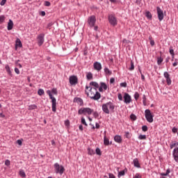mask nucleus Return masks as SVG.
<instances>
[{
	"mask_svg": "<svg viewBox=\"0 0 178 178\" xmlns=\"http://www.w3.org/2000/svg\"><path fill=\"white\" fill-rule=\"evenodd\" d=\"M90 92L86 91V94L87 95L90 99H94L95 101H98L99 98H101V93L98 92V90L95 88H91L90 86H86V90H88Z\"/></svg>",
	"mask_w": 178,
	"mask_h": 178,
	"instance_id": "nucleus-1",
	"label": "nucleus"
},
{
	"mask_svg": "<svg viewBox=\"0 0 178 178\" xmlns=\"http://www.w3.org/2000/svg\"><path fill=\"white\" fill-rule=\"evenodd\" d=\"M102 111L104 113L109 115L111 112H115V104L112 102L103 104L102 106Z\"/></svg>",
	"mask_w": 178,
	"mask_h": 178,
	"instance_id": "nucleus-2",
	"label": "nucleus"
},
{
	"mask_svg": "<svg viewBox=\"0 0 178 178\" xmlns=\"http://www.w3.org/2000/svg\"><path fill=\"white\" fill-rule=\"evenodd\" d=\"M47 94H48L50 99H51V109L53 112H56V98L52 95V92L51 90H47Z\"/></svg>",
	"mask_w": 178,
	"mask_h": 178,
	"instance_id": "nucleus-3",
	"label": "nucleus"
},
{
	"mask_svg": "<svg viewBox=\"0 0 178 178\" xmlns=\"http://www.w3.org/2000/svg\"><path fill=\"white\" fill-rule=\"evenodd\" d=\"M92 112H94V109L86 107H82L78 111V114L79 115H92Z\"/></svg>",
	"mask_w": 178,
	"mask_h": 178,
	"instance_id": "nucleus-4",
	"label": "nucleus"
},
{
	"mask_svg": "<svg viewBox=\"0 0 178 178\" xmlns=\"http://www.w3.org/2000/svg\"><path fill=\"white\" fill-rule=\"evenodd\" d=\"M54 172H55V173L58 174L60 176H62V175H63V173H65V167H63V165H59V163H54Z\"/></svg>",
	"mask_w": 178,
	"mask_h": 178,
	"instance_id": "nucleus-5",
	"label": "nucleus"
},
{
	"mask_svg": "<svg viewBox=\"0 0 178 178\" xmlns=\"http://www.w3.org/2000/svg\"><path fill=\"white\" fill-rule=\"evenodd\" d=\"M145 116L146 120L149 123H152V122H154V115L151 113V111L149 109H146L145 111Z\"/></svg>",
	"mask_w": 178,
	"mask_h": 178,
	"instance_id": "nucleus-6",
	"label": "nucleus"
},
{
	"mask_svg": "<svg viewBox=\"0 0 178 178\" xmlns=\"http://www.w3.org/2000/svg\"><path fill=\"white\" fill-rule=\"evenodd\" d=\"M156 12H157V17L159 22H162L163 20V17H165V15H163V10L161 7L157 6Z\"/></svg>",
	"mask_w": 178,
	"mask_h": 178,
	"instance_id": "nucleus-7",
	"label": "nucleus"
},
{
	"mask_svg": "<svg viewBox=\"0 0 178 178\" xmlns=\"http://www.w3.org/2000/svg\"><path fill=\"white\" fill-rule=\"evenodd\" d=\"M108 22L111 26H117L118 25V19H116V17L113 15H108Z\"/></svg>",
	"mask_w": 178,
	"mask_h": 178,
	"instance_id": "nucleus-8",
	"label": "nucleus"
},
{
	"mask_svg": "<svg viewBox=\"0 0 178 178\" xmlns=\"http://www.w3.org/2000/svg\"><path fill=\"white\" fill-rule=\"evenodd\" d=\"M97 22V18H95V15L90 16L88 18V24L90 27H94L95 26V23Z\"/></svg>",
	"mask_w": 178,
	"mask_h": 178,
	"instance_id": "nucleus-9",
	"label": "nucleus"
},
{
	"mask_svg": "<svg viewBox=\"0 0 178 178\" xmlns=\"http://www.w3.org/2000/svg\"><path fill=\"white\" fill-rule=\"evenodd\" d=\"M45 37V34L44 33H40L38 35V45H39V47H41V45H42V44H44V41H45L44 39Z\"/></svg>",
	"mask_w": 178,
	"mask_h": 178,
	"instance_id": "nucleus-10",
	"label": "nucleus"
},
{
	"mask_svg": "<svg viewBox=\"0 0 178 178\" xmlns=\"http://www.w3.org/2000/svg\"><path fill=\"white\" fill-rule=\"evenodd\" d=\"M77 83H79V79L77 78V76L74 75L70 76V83L71 84V86H76Z\"/></svg>",
	"mask_w": 178,
	"mask_h": 178,
	"instance_id": "nucleus-11",
	"label": "nucleus"
},
{
	"mask_svg": "<svg viewBox=\"0 0 178 178\" xmlns=\"http://www.w3.org/2000/svg\"><path fill=\"white\" fill-rule=\"evenodd\" d=\"M163 76L166 80L168 86H170V84H172V79H170V74H169V72H165Z\"/></svg>",
	"mask_w": 178,
	"mask_h": 178,
	"instance_id": "nucleus-12",
	"label": "nucleus"
},
{
	"mask_svg": "<svg viewBox=\"0 0 178 178\" xmlns=\"http://www.w3.org/2000/svg\"><path fill=\"white\" fill-rule=\"evenodd\" d=\"M172 156L174 159V161H175V162L177 163H178V147H175L173 151H172Z\"/></svg>",
	"mask_w": 178,
	"mask_h": 178,
	"instance_id": "nucleus-13",
	"label": "nucleus"
},
{
	"mask_svg": "<svg viewBox=\"0 0 178 178\" xmlns=\"http://www.w3.org/2000/svg\"><path fill=\"white\" fill-rule=\"evenodd\" d=\"M93 67L95 70H97V72H99L102 70V65L99 62H95L93 64Z\"/></svg>",
	"mask_w": 178,
	"mask_h": 178,
	"instance_id": "nucleus-14",
	"label": "nucleus"
},
{
	"mask_svg": "<svg viewBox=\"0 0 178 178\" xmlns=\"http://www.w3.org/2000/svg\"><path fill=\"white\" fill-rule=\"evenodd\" d=\"M124 104H130V102H131V96H130L129 93H124Z\"/></svg>",
	"mask_w": 178,
	"mask_h": 178,
	"instance_id": "nucleus-15",
	"label": "nucleus"
},
{
	"mask_svg": "<svg viewBox=\"0 0 178 178\" xmlns=\"http://www.w3.org/2000/svg\"><path fill=\"white\" fill-rule=\"evenodd\" d=\"M74 102H76L80 106H83L84 102H83V99L80 97L74 98Z\"/></svg>",
	"mask_w": 178,
	"mask_h": 178,
	"instance_id": "nucleus-16",
	"label": "nucleus"
},
{
	"mask_svg": "<svg viewBox=\"0 0 178 178\" xmlns=\"http://www.w3.org/2000/svg\"><path fill=\"white\" fill-rule=\"evenodd\" d=\"M13 29V21L12 19H9L8 22L7 29L10 31Z\"/></svg>",
	"mask_w": 178,
	"mask_h": 178,
	"instance_id": "nucleus-17",
	"label": "nucleus"
},
{
	"mask_svg": "<svg viewBox=\"0 0 178 178\" xmlns=\"http://www.w3.org/2000/svg\"><path fill=\"white\" fill-rule=\"evenodd\" d=\"M114 140L115 141V143H118V144H120V143H122V136H119V135H116L114 136Z\"/></svg>",
	"mask_w": 178,
	"mask_h": 178,
	"instance_id": "nucleus-18",
	"label": "nucleus"
},
{
	"mask_svg": "<svg viewBox=\"0 0 178 178\" xmlns=\"http://www.w3.org/2000/svg\"><path fill=\"white\" fill-rule=\"evenodd\" d=\"M175 147H176V148H177V147H178L177 141L171 142V143L170 144V149H173V148H175Z\"/></svg>",
	"mask_w": 178,
	"mask_h": 178,
	"instance_id": "nucleus-19",
	"label": "nucleus"
},
{
	"mask_svg": "<svg viewBox=\"0 0 178 178\" xmlns=\"http://www.w3.org/2000/svg\"><path fill=\"white\" fill-rule=\"evenodd\" d=\"M134 166H135V168H141V166L140 165V163L138 162V159H134Z\"/></svg>",
	"mask_w": 178,
	"mask_h": 178,
	"instance_id": "nucleus-20",
	"label": "nucleus"
},
{
	"mask_svg": "<svg viewBox=\"0 0 178 178\" xmlns=\"http://www.w3.org/2000/svg\"><path fill=\"white\" fill-rule=\"evenodd\" d=\"M90 86H92L93 87H95L94 88H96V90L97 88H99V85L96 81L90 82Z\"/></svg>",
	"mask_w": 178,
	"mask_h": 178,
	"instance_id": "nucleus-21",
	"label": "nucleus"
},
{
	"mask_svg": "<svg viewBox=\"0 0 178 178\" xmlns=\"http://www.w3.org/2000/svg\"><path fill=\"white\" fill-rule=\"evenodd\" d=\"M5 69L8 74H9V76H12V71L10 70V67H9L8 65H6Z\"/></svg>",
	"mask_w": 178,
	"mask_h": 178,
	"instance_id": "nucleus-22",
	"label": "nucleus"
},
{
	"mask_svg": "<svg viewBox=\"0 0 178 178\" xmlns=\"http://www.w3.org/2000/svg\"><path fill=\"white\" fill-rule=\"evenodd\" d=\"M104 73L107 74L108 76H111L112 74V71L109 70L107 67L104 68Z\"/></svg>",
	"mask_w": 178,
	"mask_h": 178,
	"instance_id": "nucleus-23",
	"label": "nucleus"
},
{
	"mask_svg": "<svg viewBox=\"0 0 178 178\" xmlns=\"http://www.w3.org/2000/svg\"><path fill=\"white\" fill-rule=\"evenodd\" d=\"M145 16L149 20H151L152 19V14H151V12L146 11Z\"/></svg>",
	"mask_w": 178,
	"mask_h": 178,
	"instance_id": "nucleus-24",
	"label": "nucleus"
},
{
	"mask_svg": "<svg viewBox=\"0 0 178 178\" xmlns=\"http://www.w3.org/2000/svg\"><path fill=\"white\" fill-rule=\"evenodd\" d=\"M16 46L19 47V48H22V47H23V44H22V41L19 38L16 40Z\"/></svg>",
	"mask_w": 178,
	"mask_h": 178,
	"instance_id": "nucleus-25",
	"label": "nucleus"
},
{
	"mask_svg": "<svg viewBox=\"0 0 178 178\" xmlns=\"http://www.w3.org/2000/svg\"><path fill=\"white\" fill-rule=\"evenodd\" d=\"M100 87H102L104 90V91H106V90H108V86L104 82H100Z\"/></svg>",
	"mask_w": 178,
	"mask_h": 178,
	"instance_id": "nucleus-26",
	"label": "nucleus"
},
{
	"mask_svg": "<svg viewBox=\"0 0 178 178\" xmlns=\"http://www.w3.org/2000/svg\"><path fill=\"white\" fill-rule=\"evenodd\" d=\"M88 155H95V152L94 151V149L88 147Z\"/></svg>",
	"mask_w": 178,
	"mask_h": 178,
	"instance_id": "nucleus-27",
	"label": "nucleus"
},
{
	"mask_svg": "<svg viewBox=\"0 0 178 178\" xmlns=\"http://www.w3.org/2000/svg\"><path fill=\"white\" fill-rule=\"evenodd\" d=\"M86 79H87V80H92V73L87 72Z\"/></svg>",
	"mask_w": 178,
	"mask_h": 178,
	"instance_id": "nucleus-28",
	"label": "nucleus"
},
{
	"mask_svg": "<svg viewBox=\"0 0 178 178\" xmlns=\"http://www.w3.org/2000/svg\"><path fill=\"white\" fill-rule=\"evenodd\" d=\"M126 170H127V169H125L124 170H122L120 172H118V177H121V176H124L125 173H126Z\"/></svg>",
	"mask_w": 178,
	"mask_h": 178,
	"instance_id": "nucleus-29",
	"label": "nucleus"
},
{
	"mask_svg": "<svg viewBox=\"0 0 178 178\" xmlns=\"http://www.w3.org/2000/svg\"><path fill=\"white\" fill-rule=\"evenodd\" d=\"M170 54L172 58H175V50H173L172 47H170Z\"/></svg>",
	"mask_w": 178,
	"mask_h": 178,
	"instance_id": "nucleus-30",
	"label": "nucleus"
},
{
	"mask_svg": "<svg viewBox=\"0 0 178 178\" xmlns=\"http://www.w3.org/2000/svg\"><path fill=\"white\" fill-rule=\"evenodd\" d=\"M104 145H109V139L106 136L104 137Z\"/></svg>",
	"mask_w": 178,
	"mask_h": 178,
	"instance_id": "nucleus-31",
	"label": "nucleus"
},
{
	"mask_svg": "<svg viewBox=\"0 0 178 178\" xmlns=\"http://www.w3.org/2000/svg\"><path fill=\"white\" fill-rule=\"evenodd\" d=\"M19 174L21 177H22V178L26 177V172H24V170H19Z\"/></svg>",
	"mask_w": 178,
	"mask_h": 178,
	"instance_id": "nucleus-32",
	"label": "nucleus"
},
{
	"mask_svg": "<svg viewBox=\"0 0 178 178\" xmlns=\"http://www.w3.org/2000/svg\"><path fill=\"white\" fill-rule=\"evenodd\" d=\"M37 108L38 107L35 104H31L29 106V111H33V109H37Z\"/></svg>",
	"mask_w": 178,
	"mask_h": 178,
	"instance_id": "nucleus-33",
	"label": "nucleus"
},
{
	"mask_svg": "<svg viewBox=\"0 0 178 178\" xmlns=\"http://www.w3.org/2000/svg\"><path fill=\"white\" fill-rule=\"evenodd\" d=\"M95 152L97 154V155H99V156H101V155H102V152H101V149H99V147H97Z\"/></svg>",
	"mask_w": 178,
	"mask_h": 178,
	"instance_id": "nucleus-34",
	"label": "nucleus"
},
{
	"mask_svg": "<svg viewBox=\"0 0 178 178\" xmlns=\"http://www.w3.org/2000/svg\"><path fill=\"white\" fill-rule=\"evenodd\" d=\"M81 122L82 124H84V126H88V124H87V122H86V118H84V117H82L81 118Z\"/></svg>",
	"mask_w": 178,
	"mask_h": 178,
	"instance_id": "nucleus-35",
	"label": "nucleus"
},
{
	"mask_svg": "<svg viewBox=\"0 0 178 178\" xmlns=\"http://www.w3.org/2000/svg\"><path fill=\"white\" fill-rule=\"evenodd\" d=\"M38 95L41 96V95H44V94H45V92L44 91V89H39L38 90Z\"/></svg>",
	"mask_w": 178,
	"mask_h": 178,
	"instance_id": "nucleus-36",
	"label": "nucleus"
},
{
	"mask_svg": "<svg viewBox=\"0 0 178 178\" xmlns=\"http://www.w3.org/2000/svg\"><path fill=\"white\" fill-rule=\"evenodd\" d=\"M162 62H163V58H162V57H159L157 58V65H161Z\"/></svg>",
	"mask_w": 178,
	"mask_h": 178,
	"instance_id": "nucleus-37",
	"label": "nucleus"
},
{
	"mask_svg": "<svg viewBox=\"0 0 178 178\" xmlns=\"http://www.w3.org/2000/svg\"><path fill=\"white\" fill-rule=\"evenodd\" d=\"M130 119L131 120H134V121L137 120V116H136V115L134 114H131Z\"/></svg>",
	"mask_w": 178,
	"mask_h": 178,
	"instance_id": "nucleus-38",
	"label": "nucleus"
},
{
	"mask_svg": "<svg viewBox=\"0 0 178 178\" xmlns=\"http://www.w3.org/2000/svg\"><path fill=\"white\" fill-rule=\"evenodd\" d=\"M139 140H147V136L146 135H140L138 136Z\"/></svg>",
	"mask_w": 178,
	"mask_h": 178,
	"instance_id": "nucleus-39",
	"label": "nucleus"
},
{
	"mask_svg": "<svg viewBox=\"0 0 178 178\" xmlns=\"http://www.w3.org/2000/svg\"><path fill=\"white\" fill-rule=\"evenodd\" d=\"M138 98H140V94H138V92H136L134 94V99H136V101H137V99H138Z\"/></svg>",
	"mask_w": 178,
	"mask_h": 178,
	"instance_id": "nucleus-40",
	"label": "nucleus"
},
{
	"mask_svg": "<svg viewBox=\"0 0 178 178\" xmlns=\"http://www.w3.org/2000/svg\"><path fill=\"white\" fill-rule=\"evenodd\" d=\"M129 70L131 72L134 70V63H133V61L131 62V67H129Z\"/></svg>",
	"mask_w": 178,
	"mask_h": 178,
	"instance_id": "nucleus-41",
	"label": "nucleus"
},
{
	"mask_svg": "<svg viewBox=\"0 0 178 178\" xmlns=\"http://www.w3.org/2000/svg\"><path fill=\"white\" fill-rule=\"evenodd\" d=\"M142 130L143 131H148V127H147V125H143L142 127Z\"/></svg>",
	"mask_w": 178,
	"mask_h": 178,
	"instance_id": "nucleus-42",
	"label": "nucleus"
},
{
	"mask_svg": "<svg viewBox=\"0 0 178 178\" xmlns=\"http://www.w3.org/2000/svg\"><path fill=\"white\" fill-rule=\"evenodd\" d=\"M51 92L54 94V95H58V90H56V88H53Z\"/></svg>",
	"mask_w": 178,
	"mask_h": 178,
	"instance_id": "nucleus-43",
	"label": "nucleus"
},
{
	"mask_svg": "<svg viewBox=\"0 0 178 178\" xmlns=\"http://www.w3.org/2000/svg\"><path fill=\"white\" fill-rule=\"evenodd\" d=\"M120 86V87H124V88H126V87H127V83L126 82L121 83Z\"/></svg>",
	"mask_w": 178,
	"mask_h": 178,
	"instance_id": "nucleus-44",
	"label": "nucleus"
},
{
	"mask_svg": "<svg viewBox=\"0 0 178 178\" xmlns=\"http://www.w3.org/2000/svg\"><path fill=\"white\" fill-rule=\"evenodd\" d=\"M124 137H126V138H130V132L126 131L124 134Z\"/></svg>",
	"mask_w": 178,
	"mask_h": 178,
	"instance_id": "nucleus-45",
	"label": "nucleus"
},
{
	"mask_svg": "<svg viewBox=\"0 0 178 178\" xmlns=\"http://www.w3.org/2000/svg\"><path fill=\"white\" fill-rule=\"evenodd\" d=\"M4 20H5V16L1 15L0 16V24L3 23Z\"/></svg>",
	"mask_w": 178,
	"mask_h": 178,
	"instance_id": "nucleus-46",
	"label": "nucleus"
},
{
	"mask_svg": "<svg viewBox=\"0 0 178 178\" xmlns=\"http://www.w3.org/2000/svg\"><path fill=\"white\" fill-rule=\"evenodd\" d=\"M5 165H6V166H10V161H9V160H6L5 161Z\"/></svg>",
	"mask_w": 178,
	"mask_h": 178,
	"instance_id": "nucleus-47",
	"label": "nucleus"
},
{
	"mask_svg": "<svg viewBox=\"0 0 178 178\" xmlns=\"http://www.w3.org/2000/svg\"><path fill=\"white\" fill-rule=\"evenodd\" d=\"M93 116H94V118H95V119H97V118H98V116H99V114L98 113V112L95 111L93 113Z\"/></svg>",
	"mask_w": 178,
	"mask_h": 178,
	"instance_id": "nucleus-48",
	"label": "nucleus"
},
{
	"mask_svg": "<svg viewBox=\"0 0 178 178\" xmlns=\"http://www.w3.org/2000/svg\"><path fill=\"white\" fill-rule=\"evenodd\" d=\"M118 99L119 101H123V97L122 96V94H118Z\"/></svg>",
	"mask_w": 178,
	"mask_h": 178,
	"instance_id": "nucleus-49",
	"label": "nucleus"
},
{
	"mask_svg": "<svg viewBox=\"0 0 178 178\" xmlns=\"http://www.w3.org/2000/svg\"><path fill=\"white\" fill-rule=\"evenodd\" d=\"M15 72L17 74H20V70H19V68L15 67Z\"/></svg>",
	"mask_w": 178,
	"mask_h": 178,
	"instance_id": "nucleus-50",
	"label": "nucleus"
},
{
	"mask_svg": "<svg viewBox=\"0 0 178 178\" xmlns=\"http://www.w3.org/2000/svg\"><path fill=\"white\" fill-rule=\"evenodd\" d=\"M44 6H51V2L44 1Z\"/></svg>",
	"mask_w": 178,
	"mask_h": 178,
	"instance_id": "nucleus-51",
	"label": "nucleus"
},
{
	"mask_svg": "<svg viewBox=\"0 0 178 178\" xmlns=\"http://www.w3.org/2000/svg\"><path fill=\"white\" fill-rule=\"evenodd\" d=\"M139 72L141 74V79L142 80H145V76H144V74H143V72H141V70H139Z\"/></svg>",
	"mask_w": 178,
	"mask_h": 178,
	"instance_id": "nucleus-52",
	"label": "nucleus"
},
{
	"mask_svg": "<svg viewBox=\"0 0 178 178\" xmlns=\"http://www.w3.org/2000/svg\"><path fill=\"white\" fill-rule=\"evenodd\" d=\"M6 3V0H2L0 3L1 6H3Z\"/></svg>",
	"mask_w": 178,
	"mask_h": 178,
	"instance_id": "nucleus-53",
	"label": "nucleus"
},
{
	"mask_svg": "<svg viewBox=\"0 0 178 178\" xmlns=\"http://www.w3.org/2000/svg\"><path fill=\"white\" fill-rule=\"evenodd\" d=\"M172 133H177V128L173 127V128L172 129Z\"/></svg>",
	"mask_w": 178,
	"mask_h": 178,
	"instance_id": "nucleus-54",
	"label": "nucleus"
},
{
	"mask_svg": "<svg viewBox=\"0 0 178 178\" xmlns=\"http://www.w3.org/2000/svg\"><path fill=\"white\" fill-rule=\"evenodd\" d=\"M65 124L66 126H70V121H69V120L65 121Z\"/></svg>",
	"mask_w": 178,
	"mask_h": 178,
	"instance_id": "nucleus-55",
	"label": "nucleus"
},
{
	"mask_svg": "<svg viewBox=\"0 0 178 178\" xmlns=\"http://www.w3.org/2000/svg\"><path fill=\"white\" fill-rule=\"evenodd\" d=\"M110 83L111 84H113V83H115V78H111Z\"/></svg>",
	"mask_w": 178,
	"mask_h": 178,
	"instance_id": "nucleus-56",
	"label": "nucleus"
},
{
	"mask_svg": "<svg viewBox=\"0 0 178 178\" xmlns=\"http://www.w3.org/2000/svg\"><path fill=\"white\" fill-rule=\"evenodd\" d=\"M134 178H141V177L140 176V174L136 173V174L135 175V176L134 177Z\"/></svg>",
	"mask_w": 178,
	"mask_h": 178,
	"instance_id": "nucleus-57",
	"label": "nucleus"
},
{
	"mask_svg": "<svg viewBox=\"0 0 178 178\" xmlns=\"http://www.w3.org/2000/svg\"><path fill=\"white\" fill-rule=\"evenodd\" d=\"M150 45H151L152 47H154V46L155 45V41L151 40V41H150Z\"/></svg>",
	"mask_w": 178,
	"mask_h": 178,
	"instance_id": "nucleus-58",
	"label": "nucleus"
},
{
	"mask_svg": "<svg viewBox=\"0 0 178 178\" xmlns=\"http://www.w3.org/2000/svg\"><path fill=\"white\" fill-rule=\"evenodd\" d=\"M129 42H130V41L127 40V39H124V40H122V42H124V44H129Z\"/></svg>",
	"mask_w": 178,
	"mask_h": 178,
	"instance_id": "nucleus-59",
	"label": "nucleus"
},
{
	"mask_svg": "<svg viewBox=\"0 0 178 178\" xmlns=\"http://www.w3.org/2000/svg\"><path fill=\"white\" fill-rule=\"evenodd\" d=\"M99 127H100L99 124H98V122H96V123H95V128H96V129H99Z\"/></svg>",
	"mask_w": 178,
	"mask_h": 178,
	"instance_id": "nucleus-60",
	"label": "nucleus"
},
{
	"mask_svg": "<svg viewBox=\"0 0 178 178\" xmlns=\"http://www.w3.org/2000/svg\"><path fill=\"white\" fill-rule=\"evenodd\" d=\"M99 92H103L104 89L101 86H99Z\"/></svg>",
	"mask_w": 178,
	"mask_h": 178,
	"instance_id": "nucleus-61",
	"label": "nucleus"
},
{
	"mask_svg": "<svg viewBox=\"0 0 178 178\" xmlns=\"http://www.w3.org/2000/svg\"><path fill=\"white\" fill-rule=\"evenodd\" d=\"M143 101L144 102H145V101H147V97H145V95H143Z\"/></svg>",
	"mask_w": 178,
	"mask_h": 178,
	"instance_id": "nucleus-62",
	"label": "nucleus"
},
{
	"mask_svg": "<svg viewBox=\"0 0 178 178\" xmlns=\"http://www.w3.org/2000/svg\"><path fill=\"white\" fill-rule=\"evenodd\" d=\"M40 16H45V11L40 12Z\"/></svg>",
	"mask_w": 178,
	"mask_h": 178,
	"instance_id": "nucleus-63",
	"label": "nucleus"
},
{
	"mask_svg": "<svg viewBox=\"0 0 178 178\" xmlns=\"http://www.w3.org/2000/svg\"><path fill=\"white\" fill-rule=\"evenodd\" d=\"M79 130H81V131H83V126L81 124L79 125Z\"/></svg>",
	"mask_w": 178,
	"mask_h": 178,
	"instance_id": "nucleus-64",
	"label": "nucleus"
}]
</instances>
